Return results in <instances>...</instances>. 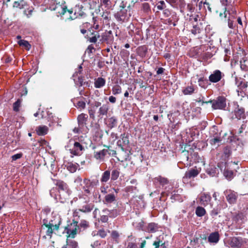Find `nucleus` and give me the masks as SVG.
<instances>
[{
	"mask_svg": "<svg viewBox=\"0 0 248 248\" xmlns=\"http://www.w3.org/2000/svg\"><path fill=\"white\" fill-rule=\"evenodd\" d=\"M224 194L229 204H234L236 203L238 197V194L236 192L231 189H226L224 192Z\"/></svg>",
	"mask_w": 248,
	"mask_h": 248,
	"instance_id": "obj_10",
	"label": "nucleus"
},
{
	"mask_svg": "<svg viewBox=\"0 0 248 248\" xmlns=\"http://www.w3.org/2000/svg\"><path fill=\"white\" fill-rule=\"evenodd\" d=\"M221 141V139L220 137L217 136L210 140L209 142L212 145H214L216 143L220 142Z\"/></svg>",
	"mask_w": 248,
	"mask_h": 248,
	"instance_id": "obj_58",
	"label": "nucleus"
},
{
	"mask_svg": "<svg viewBox=\"0 0 248 248\" xmlns=\"http://www.w3.org/2000/svg\"><path fill=\"white\" fill-rule=\"evenodd\" d=\"M219 240V234L218 232L211 233L208 237V241L210 243L217 244Z\"/></svg>",
	"mask_w": 248,
	"mask_h": 248,
	"instance_id": "obj_22",
	"label": "nucleus"
},
{
	"mask_svg": "<svg viewBox=\"0 0 248 248\" xmlns=\"http://www.w3.org/2000/svg\"><path fill=\"white\" fill-rule=\"evenodd\" d=\"M67 169L71 172L74 173L76 171L78 168L79 167L78 164L70 162H68L66 165Z\"/></svg>",
	"mask_w": 248,
	"mask_h": 248,
	"instance_id": "obj_33",
	"label": "nucleus"
},
{
	"mask_svg": "<svg viewBox=\"0 0 248 248\" xmlns=\"http://www.w3.org/2000/svg\"><path fill=\"white\" fill-rule=\"evenodd\" d=\"M163 14L164 17H168L171 15H172V12L168 8H165L163 10Z\"/></svg>",
	"mask_w": 248,
	"mask_h": 248,
	"instance_id": "obj_61",
	"label": "nucleus"
},
{
	"mask_svg": "<svg viewBox=\"0 0 248 248\" xmlns=\"http://www.w3.org/2000/svg\"><path fill=\"white\" fill-rule=\"evenodd\" d=\"M141 10L147 15H149L151 13V9L150 4L148 2H144L142 3L141 6Z\"/></svg>",
	"mask_w": 248,
	"mask_h": 248,
	"instance_id": "obj_43",
	"label": "nucleus"
},
{
	"mask_svg": "<svg viewBox=\"0 0 248 248\" xmlns=\"http://www.w3.org/2000/svg\"><path fill=\"white\" fill-rule=\"evenodd\" d=\"M246 217L245 215L243 214V212L238 213L234 217V219L236 221H238L239 220H244Z\"/></svg>",
	"mask_w": 248,
	"mask_h": 248,
	"instance_id": "obj_55",
	"label": "nucleus"
},
{
	"mask_svg": "<svg viewBox=\"0 0 248 248\" xmlns=\"http://www.w3.org/2000/svg\"><path fill=\"white\" fill-rule=\"evenodd\" d=\"M110 177V173L109 170H106L105 171L101 176L100 181L101 183H106L109 179Z\"/></svg>",
	"mask_w": 248,
	"mask_h": 248,
	"instance_id": "obj_41",
	"label": "nucleus"
},
{
	"mask_svg": "<svg viewBox=\"0 0 248 248\" xmlns=\"http://www.w3.org/2000/svg\"><path fill=\"white\" fill-rule=\"evenodd\" d=\"M93 207L94 205L92 203H86L83 205H80V208L78 209V210L83 213H88L93 209Z\"/></svg>",
	"mask_w": 248,
	"mask_h": 248,
	"instance_id": "obj_28",
	"label": "nucleus"
},
{
	"mask_svg": "<svg viewBox=\"0 0 248 248\" xmlns=\"http://www.w3.org/2000/svg\"><path fill=\"white\" fill-rule=\"evenodd\" d=\"M33 10L34 8L32 6L29 7L28 8L26 7L24 11V14L26 15L27 17L29 18L32 15Z\"/></svg>",
	"mask_w": 248,
	"mask_h": 248,
	"instance_id": "obj_52",
	"label": "nucleus"
},
{
	"mask_svg": "<svg viewBox=\"0 0 248 248\" xmlns=\"http://www.w3.org/2000/svg\"><path fill=\"white\" fill-rule=\"evenodd\" d=\"M177 21L176 14L173 12L171 15V17L170 18H168L165 20V23L168 24L169 25L172 24L173 26H175L176 25L175 22Z\"/></svg>",
	"mask_w": 248,
	"mask_h": 248,
	"instance_id": "obj_35",
	"label": "nucleus"
},
{
	"mask_svg": "<svg viewBox=\"0 0 248 248\" xmlns=\"http://www.w3.org/2000/svg\"><path fill=\"white\" fill-rule=\"evenodd\" d=\"M22 102L21 99H18L13 104V110L15 112H18L19 111V108L21 107V104Z\"/></svg>",
	"mask_w": 248,
	"mask_h": 248,
	"instance_id": "obj_49",
	"label": "nucleus"
},
{
	"mask_svg": "<svg viewBox=\"0 0 248 248\" xmlns=\"http://www.w3.org/2000/svg\"><path fill=\"white\" fill-rule=\"evenodd\" d=\"M58 8L60 9L58 11V13H59L61 16L64 15L66 12H68L70 14H72L73 12L72 9H68L67 6L65 5H59L55 8V9Z\"/></svg>",
	"mask_w": 248,
	"mask_h": 248,
	"instance_id": "obj_26",
	"label": "nucleus"
},
{
	"mask_svg": "<svg viewBox=\"0 0 248 248\" xmlns=\"http://www.w3.org/2000/svg\"><path fill=\"white\" fill-rule=\"evenodd\" d=\"M36 133L39 136H44L47 133L48 128L46 125L39 126L36 128Z\"/></svg>",
	"mask_w": 248,
	"mask_h": 248,
	"instance_id": "obj_34",
	"label": "nucleus"
},
{
	"mask_svg": "<svg viewBox=\"0 0 248 248\" xmlns=\"http://www.w3.org/2000/svg\"><path fill=\"white\" fill-rule=\"evenodd\" d=\"M240 68L242 70L244 71H248V60L246 59L243 58L240 61Z\"/></svg>",
	"mask_w": 248,
	"mask_h": 248,
	"instance_id": "obj_42",
	"label": "nucleus"
},
{
	"mask_svg": "<svg viewBox=\"0 0 248 248\" xmlns=\"http://www.w3.org/2000/svg\"><path fill=\"white\" fill-rule=\"evenodd\" d=\"M195 88L193 85L188 86L182 90V93L185 95H191L194 93Z\"/></svg>",
	"mask_w": 248,
	"mask_h": 248,
	"instance_id": "obj_37",
	"label": "nucleus"
},
{
	"mask_svg": "<svg viewBox=\"0 0 248 248\" xmlns=\"http://www.w3.org/2000/svg\"><path fill=\"white\" fill-rule=\"evenodd\" d=\"M79 11L77 12H75L73 16H70L68 19L70 20H74L77 18H84L86 16V13L82 10L83 6L79 7Z\"/></svg>",
	"mask_w": 248,
	"mask_h": 248,
	"instance_id": "obj_19",
	"label": "nucleus"
},
{
	"mask_svg": "<svg viewBox=\"0 0 248 248\" xmlns=\"http://www.w3.org/2000/svg\"><path fill=\"white\" fill-rule=\"evenodd\" d=\"M227 99L224 96H218L216 98L210 100L207 102H203L206 104L210 103L212 105V108L214 109L225 110L226 107Z\"/></svg>",
	"mask_w": 248,
	"mask_h": 248,
	"instance_id": "obj_3",
	"label": "nucleus"
},
{
	"mask_svg": "<svg viewBox=\"0 0 248 248\" xmlns=\"http://www.w3.org/2000/svg\"><path fill=\"white\" fill-rule=\"evenodd\" d=\"M161 243H163L162 241L157 238L156 240L154 242L153 245L155 246V248H159V247H161Z\"/></svg>",
	"mask_w": 248,
	"mask_h": 248,
	"instance_id": "obj_64",
	"label": "nucleus"
},
{
	"mask_svg": "<svg viewBox=\"0 0 248 248\" xmlns=\"http://www.w3.org/2000/svg\"><path fill=\"white\" fill-rule=\"evenodd\" d=\"M27 6V3L24 0H18L14 1L13 7L22 9L25 8Z\"/></svg>",
	"mask_w": 248,
	"mask_h": 248,
	"instance_id": "obj_29",
	"label": "nucleus"
},
{
	"mask_svg": "<svg viewBox=\"0 0 248 248\" xmlns=\"http://www.w3.org/2000/svg\"><path fill=\"white\" fill-rule=\"evenodd\" d=\"M232 148L231 146H227L223 149V156L225 160L228 159L229 157L232 155Z\"/></svg>",
	"mask_w": 248,
	"mask_h": 248,
	"instance_id": "obj_39",
	"label": "nucleus"
},
{
	"mask_svg": "<svg viewBox=\"0 0 248 248\" xmlns=\"http://www.w3.org/2000/svg\"><path fill=\"white\" fill-rule=\"evenodd\" d=\"M122 91V89L121 87L118 84L114 85L112 88V92L113 95H117L121 93Z\"/></svg>",
	"mask_w": 248,
	"mask_h": 248,
	"instance_id": "obj_48",
	"label": "nucleus"
},
{
	"mask_svg": "<svg viewBox=\"0 0 248 248\" xmlns=\"http://www.w3.org/2000/svg\"><path fill=\"white\" fill-rule=\"evenodd\" d=\"M198 84L202 88L206 89L208 87V80L204 77H201L198 79Z\"/></svg>",
	"mask_w": 248,
	"mask_h": 248,
	"instance_id": "obj_40",
	"label": "nucleus"
},
{
	"mask_svg": "<svg viewBox=\"0 0 248 248\" xmlns=\"http://www.w3.org/2000/svg\"><path fill=\"white\" fill-rule=\"evenodd\" d=\"M224 77V74L219 70H216L209 76V80L213 83H217Z\"/></svg>",
	"mask_w": 248,
	"mask_h": 248,
	"instance_id": "obj_13",
	"label": "nucleus"
},
{
	"mask_svg": "<svg viewBox=\"0 0 248 248\" xmlns=\"http://www.w3.org/2000/svg\"><path fill=\"white\" fill-rule=\"evenodd\" d=\"M244 242L241 237H233L231 238L230 245L232 248H240L243 245Z\"/></svg>",
	"mask_w": 248,
	"mask_h": 248,
	"instance_id": "obj_15",
	"label": "nucleus"
},
{
	"mask_svg": "<svg viewBox=\"0 0 248 248\" xmlns=\"http://www.w3.org/2000/svg\"><path fill=\"white\" fill-rule=\"evenodd\" d=\"M147 52L148 48L146 46H142L137 48V54L141 58H144Z\"/></svg>",
	"mask_w": 248,
	"mask_h": 248,
	"instance_id": "obj_30",
	"label": "nucleus"
},
{
	"mask_svg": "<svg viewBox=\"0 0 248 248\" xmlns=\"http://www.w3.org/2000/svg\"><path fill=\"white\" fill-rule=\"evenodd\" d=\"M155 183H159L161 186H164L169 184V180L168 178L159 175L154 178Z\"/></svg>",
	"mask_w": 248,
	"mask_h": 248,
	"instance_id": "obj_25",
	"label": "nucleus"
},
{
	"mask_svg": "<svg viewBox=\"0 0 248 248\" xmlns=\"http://www.w3.org/2000/svg\"><path fill=\"white\" fill-rule=\"evenodd\" d=\"M45 220H44V223L43 226H45L46 228H47V230L46 231V235L48 236H51L53 231L54 230L58 231L60 228V226L61 224V219L59 218L58 219V221L57 223H53V220H50L48 223L46 222H44Z\"/></svg>",
	"mask_w": 248,
	"mask_h": 248,
	"instance_id": "obj_5",
	"label": "nucleus"
},
{
	"mask_svg": "<svg viewBox=\"0 0 248 248\" xmlns=\"http://www.w3.org/2000/svg\"><path fill=\"white\" fill-rule=\"evenodd\" d=\"M84 150L83 146L78 141H75L72 149H70V153L76 156H79L81 155L83 151Z\"/></svg>",
	"mask_w": 248,
	"mask_h": 248,
	"instance_id": "obj_14",
	"label": "nucleus"
},
{
	"mask_svg": "<svg viewBox=\"0 0 248 248\" xmlns=\"http://www.w3.org/2000/svg\"><path fill=\"white\" fill-rule=\"evenodd\" d=\"M75 106L78 108L81 109H84L86 107V103L84 100H77V103H75Z\"/></svg>",
	"mask_w": 248,
	"mask_h": 248,
	"instance_id": "obj_51",
	"label": "nucleus"
},
{
	"mask_svg": "<svg viewBox=\"0 0 248 248\" xmlns=\"http://www.w3.org/2000/svg\"><path fill=\"white\" fill-rule=\"evenodd\" d=\"M204 28V25L203 21H200L199 22L193 24V28L191 29V33L194 35L200 34L203 31Z\"/></svg>",
	"mask_w": 248,
	"mask_h": 248,
	"instance_id": "obj_17",
	"label": "nucleus"
},
{
	"mask_svg": "<svg viewBox=\"0 0 248 248\" xmlns=\"http://www.w3.org/2000/svg\"><path fill=\"white\" fill-rule=\"evenodd\" d=\"M92 27V25L89 22H86L83 23L79 26L80 31L84 35Z\"/></svg>",
	"mask_w": 248,
	"mask_h": 248,
	"instance_id": "obj_27",
	"label": "nucleus"
},
{
	"mask_svg": "<svg viewBox=\"0 0 248 248\" xmlns=\"http://www.w3.org/2000/svg\"><path fill=\"white\" fill-rule=\"evenodd\" d=\"M129 140L128 134L125 133L121 134L120 139L117 141V145L120 147L123 151L126 150L129 146Z\"/></svg>",
	"mask_w": 248,
	"mask_h": 248,
	"instance_id": "obj_12",
	"label": "nucleus"
},
{
	"mask_svg": "<svg viewBox=\"0 0 248 248\" xmlns=\"http://www.w3.org/2000/svg\"><path fill=\"white\" fill-rule=\"evenodd\" d=\"M227 13L229 14H230V11L229 9L227 10V8L225 7L224 9V12L223 13H220L219 14V16L222 19L223 18H226L227 17Z\"/></svg>",
	"mask_w": 248,
	"mask_h": 248,
	"instance_id": "obj_63",
	"label": "nucleus"
},
{
	"mask_svg": "<svg viewBox=\"0 0 248 248\" xmlns=\"http://www.w3.org/2000/svg\"><path fill=\"white\" fill-rule=\"evenodd\" d=\"M189 21L193 24L197 23L200 21H203V20L202 19V18L199 15L194 14L189 16Z\"/></svg>",
	"mask_w": 248,
	"mask_h": 248,
	"instance_id": "obj_38",
	"label": "nucleus"
},
{
	"mask_svg": "<svg viewBox=\"0 0 248 248\" xmlns=\"http://www.w3.org/2000/svg\"><path fill=\"white\" fill-rule=\"evenodd\" d=\"M102 212L108 215L109 217L110 218H115L120 215V210L117 209H113L109 210L108 208H105L102 210Z\"/></svg>",
	"mask_w": 248,
	"mask_h": 248,
	"instance_id": "obj_21",
	"label": "nucleus"
},
{
	"mask_svg": "<svg viewBox=\"0 0 248 248\" xmlns=\"http://www.w3.org/2000/svg\"><path fill=\"white\" fill-rule=\"evenodd\" d=\"M18 44L20 46H24L27 50H29L31 47V45L29 44V42L25 40H20L18 42Z\"/></svg>",
	"mask_w": 248,
	"mask_h": 248,
	"instance_id": "obj_45",
	"label": "nucleus"
},
{
	"mask_svg": "<svg viewBox=\"0 0 248 248\" xmlns=\"http://www.w3.org/2000/svg\"><path fill=\"white\" fill-rule=\"evenodd\" d=\"M78 84L79 86L86 85L87 86H89V84L88 82L84 81V78L83 77H79L78 78Z\"/></svg>",
	"mask_w": 248,
	"mask_h": 248,
	"instance_id": "obj_56",
	"label": "nucleus"
},
{
	"mask_svg": "<svg viewBox=\"0 0 248 248\" xmlns=\"http://www.w3.org/2000/svg\"><path fill=\"white\" fill-rule=\"evenodd\" d=\"M199 171L197 169H191L185 172L183 179H189L192 178H195L199 174Z\"/></svg>",
	"mask_w": 248,
	"mask_h": 248,
	"instance_id": "obj_20",
	"label": "nucleus"
},
{
	"mask_svg": "<svg viewBox=\"0 0 248 248\" xmlns=\"http://www.w3.org/2000/svg\"><path fill=\"white\" fill-rule=\"evenodd\" d=\"M156 8L159 10H163L167 7L165 2L163 0H160L157 2L156 4Z\"/></svg>",
	"mask_w": 248,
	"mask_h": 248,
	"instance_id": "obj_54",
	"label": "nucleus"
},
{
	"mask_svg": "<svg viewBox=\"0 0 248 248\" xmlns=\"http://www.w3.org/2000/svg\"><path fill=\"white\" fill-rule=\"evenodd\" d=\"M131 15L128 14L126 10H121L114 15V17L119 22H127L129 21Z\"/></svg>",
	"mask_w": 248,
	"mask_h": 248,
	"instance_id": "obj_11",
	"label": "nucleus"
},
{
	"mask_svg": "<svg viewBox=\"0 0 248 248\" xmlns=\"http://www.w3.org/2000/svg\"><path fill=\"white\" fill-rule=\"evenodd\" d=\"M104 146L107 148V149H106L107 151V154H108L109 155H112V156H115L116 155L115 150L110 149L111 147L110 146L104 145Z\"/></svg>",
	"mask_w": 248,
	"mask_h": 248,
	"instance_id": "obj_59",
	"label": "nucleus"
},
{
	"mask_svg": "<svg viewBox=\"0 0 248 248\" xmlns=\"http://www.w3.org/2000/svg\"><path fill=\"white\" fill-rule=\"evenodd\" d=\"M83 183L85 185L84 187L90 188H93L94 186L97 185L98 183V181H91L90 180L85 178L83 180Z\"/></svg>",
	"mask_w": 248,
	"mask_h": 248,
	"instance_id": "obj_36",
	"label": "nucleus"
},
{
	"mask_svg": "<svg viewBox=\"0 0 248 248\" xmlns=\"http://www.w3.org/2000/svg\"><path fill=\"white\" fill-rule=\"evenodd\" d=\"M88 120L87 114L82 113L78 115L77 118L78 126L80 128H83L87 124Z\"/></svg>",
	"mask_w": 248,
	"mask_h": 248,
	"instance_id": "obj_16",
	"label": "nucleus"
},
{
	"mask_svg": "<svg viewBox=\"0 0 248 248\" xmlns=\"http://www.w3.org/2000/svg\"><path fill=\"white\" fill-rule=\"evenodd\" d=\"M100 37V33L98 31H94L93 27L84 35V38L90 43L95 44L98 39Z\"/></svg>",
	"mask_w": 248,
	"mask_h": 248,
	"instance_id": "obj_7",
	"label": "nucleus"
},
{
	"mask_svg": "<svg viewBox=\"0 0 248 248\" xmlns=\"http://www.w3.org/2000/svg\"><path fill=\"white\" fill-rule=\"evenodd\" d=\"M212 198L209 193H203L201 194L200 197V202L201 204L205 206L207 205L211 202Z\"/></svg>",
	"mask_w": 248,
	"mask_h": 248,
	"instance_id": "obj_18",
	"label": "nucleus"
},
{
	"mask_svg": "<svg viewBox=\"0 0 248 248\" xmlns=\"http://www.w3.org/2000/svg\"><path fill=\"white\" fill-rule=\"evenodd\" d=\"M118 191V189H116L115 188H113L112 189H109V193L105 195L104 200H103V203L104 204H108L112 203V202L116 201V198Z\"/></svg>",
	"mask_w": 248,
	"mask_h": 248,
	"instance_id": "obj_8",
	"label": "nucleus"
},
{
	"mask_svg": "<svg viewBox=\"0 0 248 248\" xmlns=\"http://www.w3.org/2000/svg\"><path fill=\"white\" fill-rule=\"evenodd\" d=\"M78 221L73 220L72 222L65 227L64 231H65L67 237L74 238L75 237L77 233V229L78 228Z\"/></svg>",
	"mask_w": 248,
	"mask_h": 248,
	"instance_id": "obj_6",
	"label": "nucleus"
},
{
	"mask_svg": "<svg viewBox=\"0 0 248 248\" xmlns=\"http://www.w3.org/2000/svg\"><path fill=\"white\" fill-rule=\"evenodd\" d=\"M136 229L139 231L145 232V226H144V222L142 220H141L138 223Z\"/></svg>",
	"mask_w": 248,
	"mask_h": 248,
	"instance_id": "obj_57",
	"label": "nucleus"
},
{
	"mask_svg": "<svg viewBox=\"0 0 248 248\" xmlns=\"http://www.w3.org/2000/svg\"><path fill=\"white\" fill-rule=\"evenodd\" d=\"M109 109V106L108 103L104 104L99 101H94L91 104L90 107L88 108V113L90 118L93 120L95 118V113L99 119H102L104 117L107 116Z\"/></svg>",
	"mask_w": 248,
	"mask_h": 248,
	"instance_id": "obj_2",
	"label": "nucleus"
},
{
	"mask_svg": "<svg viewBox=\"0 0 248 248\" xmlns=\"http://www.w3.org/2000/svg\"><path fill=\"white\" fill-rule=\"evenodd\" d=\"M107 155V151L106 149H104L99 152H94L93 156L97 160L104 161L105 157Z\"/></svg>",
	"mask_w": 248,
	"mask_h": 248,
	"instance_id": "obj_24",
	"label": "nucleus"
},
{
	"mask_svg": "<svg viewBox=\"0 0 248 248\" xmlns=\"http://www.w3.org/2000/svg\"><path fill=\"white\" fill-rule=\"evenodd\" d=\"M158 226L157 224L154 222L149 223L145 226V232L149 233H155L158 231Z\"/></svg>",
	"mask_w": 248,
	"mask_h": 248,
	"instance_id": "obj_23",
	"label": "nucleus"
},
{
	"mask_svg": "<svg viewBox=\"0 0 248 248\" xmlns=\"http://www.w3.org/2000/svg\"><path fill=\"white\" fill-rule=\"evenodd\" d=\"M105 79L101 77L96 78L94 83V87L96 88H101L103 87L105 85Z\"/></svg>",
	"mask_w": 248,
	"mask_h": 248,
	"instance_id": "obj_32",
	"label": "nucleus"
},
{
	"mask_svg": "<svg viewBox=\"0 0 248 248\" xmlns=\"http://www.w3.org/2000/svg\"><path fill=\"white\" fill-rule=\"evenodd\" d=\"M53 181L57 188L53 187L50 190V195L56 199H59L61 202H66L71 193L68 185L61 180L53 179Z\"/></svg>",
	"mask_w": 248,
	"mask_h": 248,
	"instance_id": "obj_1",
	"label": "nucleus"
},
{
	"mask_svg": "<svg viewBox=\"0 0 248 248\" xmlns=\"http://www.w3.org/2000/svg\"><path fill=\"white\" fill-rule=\"evenodd\" d=\"M237 86L240 90L243 92H246L248 87V82L246 81H241L238 83Z\"/></svg>",
	"mask_w": 248,
	"mask_h": 248,
	"instance_id": "obj_47",
	"label": "nucleus"
},
{
	"mask_svg": "<svg viewBox=\"0 0 248 248\" xmlns=\"http://www.w3.org/2000/svg\"><path fill=\"white\" fill-rule=\"evenodd\" d=\"M208 2L206 1L203 2L202 1H198V3L197 4V6L198 7L199 11H202L203 10H205V5H208Z\"/></svg>",
	"mask_w": 248,
	"mask_h": 248,
	"instance_id": "obj_53",
	"label": "nucleus"
},
{
	"mask_svg": "<svg viewBox=\"0 0 248 248\" xmlns=\"http://www.w3.org/2000/svg\"><path fill=\"white\" fill-rule=\"evenodd\" d=\"M78 227H80L81 228H83V229H86L89 227V223L85 220H81L79 225L78 226Z\"/></svg>",
	"mask_w": 248,
	"mask_h": 248,
	"instance_id": "obj_62",
	"label": "nucleus"
},
{
	"mask_svg": "<svg viewBox=\"0 0 248 248\" xmlns=\"http://www.w3.org/2000/svg\"><path fill=\"white\" fill-rule=\"evenodd\" d=\"M120 171L118 170L114 169L112 170L111 174V179L112 181L116 180L120 175Z\"/></svg>",
	"mask_w": 248,
	"mask_h": 248,
	"instance_id": "obj_50",
	"label": "nucleus"
},
{
	"mask_svg": "<svg viewBox=\"0 0 248 248\" xmlns=\"http://www.w3.org/2000/svg\"><path fill=\"white\" fill-rule=\"evenodd\" d=\"M195 213L198 217H202L205 215L206 214V211L204 208L201 206H198L196 209Z\"/></svg>",
	"mask_w": 248,
	"mask_h": 248,
	"instance_id": "obj_46",
	"label": "nucleus"
},
{
	"mask_svg": "<svg viewBox=\"0 0 248 248\" xmlns=\"http://www.w3.org/2000/svg\"><path fill=\"white\" fill-rule=\"evenodd\" d=\"M233 171L228 169H225L224 170V175L228 180H231L233 177Z\"/></svg>",
	"mask_w": 248,
	"mask_h": 248,
	"instance_id": "obj_44",
	"label": "nucleus"
},
{
	"mask_svg": "<svg viewBox=\"0 0 248 248\" xmlns=\"http://www.w3.org/2000/svg\"><path fill=\"white\" fill-rule=\"evenodd\" d=\"M230 115L232 120L237 119L239 120L244 119L246 117L244 108L240 106L237 103L234 104L233 109Z\"/></svg>",
	"mask_w": 248,
	"mask_h": 248,
	"instance_id": "obj_4",
	"label": "nucleus"
},
{
	"mask_svg": "<svg viewBox=\"0 0 248 248\" xmlns=\"http://www.w3.org/2000/svg\"><path fill=\"white\" fill-rule=\"evenodd\" d=\"M99 41L101 43H106L111 45L114 41V37L111 31L106 30L100 35Z\"/></svg>",
	"mask_w": 248,
	"mask_h": 248,
	"instance_id": "obj_9",
	"label": "nucleus"
},
{
	"mask_svg": "<svg viewBox=\"0 0 248 248\" xmlns=\"http://www.w3.org/2000/svg\"><path fill=\"white\" fill-rule=\"evenodd\" d=\"M118 121L115 116H112L108 120L107 125L108 128L112 129L117 125Z\"/></svg>",
	"mask_w": 248,
	"mask_h": 248,
	"instance_id": "obj_31",
	"label": "nucleus"
},
{
	"mask_svg": "<svg viewBox=\"0 0 248 248\" xmlns=\"http://www.w3.org/2000/svg\"><path fill=\"white\" fill-rule=\"evenodd\" d=\"M169 3L173 8H177L178 5V0H165Z\"/></svg>",
	"mask_w": 248,
	"mask_h": 248,
	"instance_id": "obj_60",
	"label": "nucleus"
}]
</instances>
